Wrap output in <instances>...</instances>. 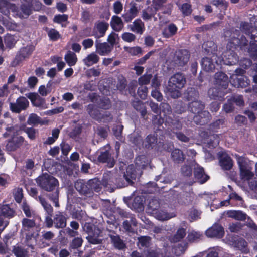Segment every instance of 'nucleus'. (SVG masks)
Instances as JSON below:
<instances>
[{
  "instance_id": "nucleus-11",
  "label": "nucleus",
  "mask_w": 257,
  "mask_h": 257,
  "mask_svg": "<svg viewBox=\"0 0 257 257\" xmlns=\"http://www.w3.org/2000/svg\"><path fill=\"white\" fill-rule=\"evenodd\" d=\"M160 203L156 199H152L148 204V209L151 211V213L156 215L157 218L160 220H166L169 219L166 213L160 212L159 210Z\"/></svg>"
},
{
  "instance_id": "nucleus-62",
  "label": "nucleus",
  "mask_w": 257,
  "mask_h": 257,
  "mask_svg": "<svg viewBox=\"0 0 257 257\" xmlns=\"http://www.w3.org/2000/svg\"><path fill=\"white\" fill-rule=\"evenodd\" d=\"M160 111L164 113V117L168 118V115L171 114L172 113V109L170 105L165 102H162L160 106Z\"/></svg>"
},
{
  "instance_id": "nucleus-16",
  "label": "nucleus",
  "mask_w": 257,
  "mask_h": 257,
  "mask_svg": "<svg viewBox=\"0 0 257 257\" xmlns=\"http://www.w3.org/2000/svg\"><path fill=\"white\" fill-rule=\"evenodd\" d=\"M214 84L216 87H220L223 89H227L229 80L228 76L222 72H218L214 75Z\"/></svg>"
},
{
  "instance_id": "nucleus-37",
  "label": "nucleus",
  "mask_w": 257,
  "mask_h": 257,
  "mask_svg": "<svg viewBox=\"0 0 257 257\" xmlns=\"http://www.w3.org/2000/svg\"><path fill=\"white\" fill-rule=\"evenodd\" d=\"M220 134H212L207 138V143L209 148H215L219 144L220 140Z\"/></svg>"
},
{
  "instance_id": "nucleus-14",
  "label": "nucleus",
  "mask_w": 257,
  "mask_h": 257,
  "mask_svg": "<svg viewBox=\"0 0 257 257\" xmlns=\"http://www.w3.org/2000/svg\"><path fill=\"white\" fill-rule=\"evenodd\" d=\"M226 89H223L220 87H212L209 89L208 94L211 99L223 101L225 100Z\"/></svg>"
},
{
  "instance_id": "nucleus-59",
  "label": "nucleus",
  "mask_w": 257,
  "mask_h": 257,
  "mask_svg": "<svg viewBox=\"0 0 257 257\" xmlns=\"http://www.w3.org/2000/svg\"><path fill=\"white\" fill-rule=\"evenodd\" d=\"M188 248V243L187 242H183L178 244L174 248V254L176 256H180L184 253Z\"/></svg>"
},
{
  "instance_id": "nucleus-42",
  "label": "nucleus",
  "mask_w": 257,
  "mask_h": 257,
  "mask_svg": "<svg viewBox=\"0 0 257 257\" xmlns=\"http://www.w3.org/2000/svg\"><path fill=\"white\" fill-rule=\"evenodd\" d=\"M99 56L95 53L93 52L88 55L87 56L83 59V61L85 65L88 67L96 64L99 61Z\"/></svg>"
},
{
  "instance_id": "nucleus-8",
  "label": "nucleus",
  "mask_w": 257,
  "mask_h": 257,
  "mask_svg": "<svg viewBox=\"0 0 257 257\" xmlns=\"http://www.w3.org/2000/svg\"><path fill=\"white\" fill-rule=\"evenodd\" d=\"M29 106V102L24 96L19 97L15 102L10 103V110L13 113H20L21 111L26 110Z\"/></svg>"
},
{
  "instance_id": "nucleus-23",
  "label": "nucleus",
  "mask_w": 257,
  "mask_h": 257,
  "mask_svg": "<svg viewBox=\"0 0 257 257\" xmlns=\"http://www.w3.org/2000/svg\"><path fill=\"white\" fill-rule=\"evenodd\" d=\"M194 175L196 180L200 184L205 183L209 179V176L205 173L204 168L200 166L195 168Z\"/></svg>"
},
{
  "instance_id": "nucleus-57",
  "label": "nucleus",
  "mask_w": 257,
  "mask_h": 257,
  "mask_svg": "<svg viewBox=\"0 0 257 257\" xmlns=\"http://www.w3.org/2000/svg\"><path fill=\"white\" fill-rule=\"evenodd\" d=\"M151 240V237L147 236H143L138 237V241L137 245L140 248H147L150 245V241Z\"/></svg>"
},
{
  "instance_id": "nucleus-5",
  "label": "nucleus",
  "mask_w": 257,
  "mask_h": 257,
  "mask_svg": "<svg viewBox=\"0 0 257 257\" xmlns=\"http://www.w3.org/2000/svg\"><path fill=\"white\" fill-rule=\"evenodd\" d=\"M240 171V175L242 179L249 181L254 176V173L251 171V167L249 166L243 156L238 154L235 155Z\"/></svg>"
},
{
  "instance_id": "nucleus-20",
  "label": "nucleus",
  "mask_w": 257,
  "mask_h": 257,
  "mask_svg": "<svg viewBox=\"0 0 257 257\" xmlns=\"http://www.w3.org/2000/svg\"><path fill=\"white\" fill-rule=\"evenodd\" d=\"M130 5L131 7L129 10L122 15L124 22L126 23L131 22L138 15L139 13L137 4L135 3L131 2Z\"/></svg>"
},
{
  "instance_id": "nucleus-64",
  "label": "nucleus",
  "mask_w": 257,
  "mask_h": 257,
  "mask_svg": "<svg viewBox=\"0 0 257 257\" xmlns=\"http://www.w3.org/2000/svg\"><path fill=\"white\" fill-rule=\"evenodd\" d=\"M211 3L217 7L226 11L228 7V3L225 0H211Z\"/></svg>"
},
{
  "instance_id": "nucleus-33",
  "label": "nucleus",
  "mask_w": 257,
  "mask_h": 257,
  "mask_svg": "<svg viewBox=\"0 0 257 257\" xmlns=\"http://www.w3.org/2000/svg\"><path fill=\"white\" fill-rule=\"evenodd\" d=\"M171 158L175 163L179 164L184 161L185 156L182 151L179 149L175 148L171 153Z\"/></svg>"
},
{
  "instance_id": "nucleus-58",
  "label": "nucleus",
  "mask_w": 257,
  "mask_h": 257,
  "mask_svg": "<svg viewBox=\"0 0 257 257\" xmlns=\"http://www.w3.org/2000/svg\"><path fill=\"white\" fill-rule=\"evenodd\" d=\"M16 42L17 41L13 35L8 34L4 37L5 44L6 46L9 49L13 48Z\"/></svg>"
},
{
  "instance_id": "nucleus-36",
  "label": "nucleus",
  "mask_w": 257,
  "mask_h": 257,
  "mask_svg": "<svg viewBox=\"0 0 257 257\" xmlns=\"http://www.w3.org/2000/svg\"><path fill=\"white\" fill-rule=\"evenodd\" d=\"M86 110L89 115L93 118L98 120L101 118L100 111L96 106L93 104H89L87 106Z\"/></svg>"
},
{
  "instance_id": "nucleus-31",
  "label": "nucleus",
  "mask_w": 257,
  "mask_h": 257,
  "mask_svg": "<svg viewBox=\"0 0 257 257\" xmlns=\"http://www.w3.org/2000/svg\"><path fill=\"white\" fill-rule=\"evenodd\" d=\"M83 228L89 235H98L101 233L99 229L95 225L91 222H86L83 226Z\"/></svg>"
},
{
  "instance_id": "nucleus-44",
  "label": "nucleus",
  "mask_w": 257,
  "mask_h": 257,
  "mask_svg": "<svg viewBox=\"0 0 257 257\" xmlns=\"http://www.w3.org/2000/svg\"><path fill=\"white\" fill-rule=\"evenodd\" d=\"M12 252L16 257H29L30 256L28 249L21 246H14Z\"/></svg>"
},
{
  "instance_id": "nucleus-63",
  "label": "nucleus",
  "mask_w": 257,
  "mask_h": 257,
  "mask_svg": "<svg viewBox=\"0 0 257 257\" xmlns=\"http://www.w3.org/2000/svg\"><path fill=\"white\" fill-rule=\"evenodd\" d=\"M146 158L144 155H140L136 157L135 159L136 166L141 169H144L147 165V162L145 161Z\"/></svg>"
},
{
  "instance_id": "nucleus-6",
  "label": "nucleus",
  "mask_w": 257,
  "mask_h": 257,
  "mask_svg": "<svg viewBox=\"0 0 257 257\" xmlns=\"http://www.w3.org/2000/svg\"><path fill=\"white\" fill-rule=\"evenodd\" d=\"M110 146H104L100 149V154L97 157V161L101 163H107V166L112 168L115 164L116 161L110 153Z\"/></svg>"
},
{
  "instance_id": "nucleus-47",
  "label": "nucleus",
  "mask_w": 257,
  "mask_h": 257,
  "mask_svg": "<svg viewBox=\"0 0 257 257\" xmlns=\"http://www.w3.org/2000/svg\"><path fill=\"white\" fill-rule=\"evenodd\" d=\"M64 59L67 64L70 67L74 66L77 61L76 55L70 51H68L65 54Z\"/></svg>"
},
{
  "instance_id": "nucleus-25",
  "label": "nucleus",
  "mask_w": 257,
  "mask_h": 257,
  "mask_svg": "<svg viewBox=\"0 0 257 257\" xmlns=\"http://www.w3.org/2000/svg\"><path fill=\"white\" fill-rule=\"evenodd\" d=\"M108 236L110 238L111 243L115 248L123 250L126 248L125 243L119 235L108 234Z\"/></svg>"
},
{
  "instance_id": "nucleus-12",
  "label": "nucleus",
  "mask_w": 257,
  "mask_h": 257,
  "mask_svg": "<svg viewBox=\"0 0 257 257\" xmlns=\"http://www.w3.org/2000/svg\"><path fill=\"white\" fill-rule=\"evenodd\" d=\"M219 163L221 169L224 171L230 170L233 166V161L231 157L224 152L218 154Z\"/></svg>"
},
{
  "instance_id": "nucleus-53",
  "label": "nucleus",
  "mask_w": 257,
  "mask_h": 257,
  "mask_svg": "<svg viewBox=\"0 0 257 257\" xmlns=\"http://www.w3.org/2000/svg\"><path fill=\"white\" fill-rule=\"evenodd\" d=\"M27 123L28 125L36 126L39 124H43V122L41 117L35 113H31L28 118Z\"/></svg>"
},
{
  "instance_id": "nucleus-52",
  "label": "nucleus",
  "mask_w": 257,
  "mask_h": 257,
  "mask_svg": "<svg viewBox=\"0 0 257 257\" xmlns=\"http://www.w3.org/2000/svg\"><path fill=\"white\" fill-rule=\"evenodd\" d=\"M45 30L50 40L56 41L61 38V35L57 30L54 28L49 29L47 27Z\"/></svg>"
},
{
  "instance_id": "nucleus-41",
  "label": "nucleus",
  "mask_w": 257,
  "mask_h": 257,
  "mask_svg": "<svg viewBox=\"0 0 257 257\" xmlns=\"http://www.w3.org/2000/svg\"><path fill=\"white\" fill-rule=\"evenodd\" d=\"M227 214L229 217L237 220L245 221L247 218L246 214L239 210H230L228 211Z\"/></svg>"
},
{
  "instance_id": "nucleus-28",
  "label": "nucleus",
  "mask_w": 257,
  "mask_h": 257,
  "mask_svg": "<svg viewBox=\"0 0 257 257\" xmlns=\"http://www.w3.org/2000/svg\"><path fill=\"white\" fill-rule=\"evenodd\" d=\"M102 184L105 187L110 188L118 187L119 186L117 178L108 175L103 176L102 180Z\"/></svg>"
},
{
  "instance_id": "nucleus-51",
  "label": "nucleus",
  "mask_w": 257,
  "mask_h": 257,
  "mask_svg": "<svg viewBox=\"0 0 257 257\" xmlns=\"http://www.w3.org/2000/svg\"><path fill=\"white\" fill-rule=\"evenodd\" d=\"M256 42L250 41L249 45L248 44L246 46V48L243 49V50H247L250 56L252 59H257V44Z\"/></svg>"
},
{
  "instance_id": "nucleus-19",
  "label": "nucleus",
  "mask_w": 257,
  "mask_h": 257,
  "mask_svg": "<svg viewBox=\"0 0 257 257\" xmlns=\"http://www.w3.org/2000/svg\"><path fill=\"white\" fill-rule=\"evenodd\" d=\"M27 97L30 100L33 106L42 108H46L45 99L37 93L30 92L27 95Z\"/></svg>"
},
{
  "instance_id": "nucleus-46",
  "label": "nucleus",
  "mask_w": 257,
  "mask_h": 257,
  "mask_svg": "<svg viewBox=\"0 0 257 257\" xmlns=\"http://www.w3.org/2000/svg\"><path fill=\"white\" fill-rule=\"evenodd\" d=\"M68 16L67 14H57L54 16L53 22L61 25L62 27H66L68 22Z\"/></svg>"
},
{
  "instance_id": "nucleus-4",
  "label": "nucleus",
  "mask_w": 257,
  "mask_h": 257,
  "mask_svg": "<svg viewBox=\"0 0 257 257\" xmlns=\"http://www.w3.org/2000/svg\"><path fill=\"white\" fill-rule=\"evenodd\" d=\"M186 83V78L180 73H176L172 75L166 87L167 92L173 98H178L181 96L180 90L184 87Z\"/></svg>"
},
{
  "instance_id": "nucleus-49",
  "label": "nucleus",
  "mask_w": 257,
  "mask_h": 257,
  "mask_svg": "<svg viewBox=\"0 0 257 257\" xmlns=\"http://www.w3.org/2000/svg\"><path fill=\"white\" fill-rule=\"evenodd\" d=\"M166 121L170 123V125L172 128L173 132H175V130L177 131L181 130L182 128V124L179 119L176 118L173 119L168 116V118H166Z\"/></svg>"
},
{
  "instance_id": "nucleus-18",
  "label": "nucleus",
  "mask_w": 257,
  "mask_h": 257,
  "mask_svg": "<svg viewBox=\"0 0 257 257\" xmlns=\"http://www.w3.org/2000/svg\"><path fill=\"white\" fill-rule=\"evenodd\" d=\"M96 52L101 56L108 55L113 49L107 42H95Z\"/></svg>"
},
{
  "instance_id": "nucleus-55",
  "label": "nucleus",
  "mask_w": 257,
  "mask_h": 257,
  "mask_svg": "<svg viewBox=\"0 0 257 257\" xmlns=\"http://www.w3.org/2000/svg\"><path fill=\"white\" fill-rule=\"evenodd\" d=\"M137 87V82L136 81H131L126 89V93H124L123 94L125 95H130L133 97H135L136 96V89Z\"/></svg>"
},
{
  "instance_id": "nucleus-60",
  "label": "nucleus",
  "mask_w": 257,
  "mask_h": 257,
  "mask_svg": "<svg viewBox=\"0 0 257 257\" xmlns=\"http://www.w3.org/2000/svg\"><path fill=\"white\" fill-rule=\"evenodd\" d=\"M153 77L152 74H148L147 72L138 78V82L140 85L144 86L149 84Z\"/></svg>"
},
{
  "instance_id": "nucleus-40",
  "label": "nucleus",
  "mask_w": 257,
  "mask_h": 257,
  "mask_svg": "<svg viewBox=\"0 0 257 257\" xmlns=\"http://www.w3.org/2000/svg\"><path fill=\"white\" fill-rule=\"evenodd\" d=\"M240 30L247 35L251 32H256L257 28L253 27L251 23L247 22H241L240 26Z\"/></svg>"
},
{
  "instance_id": "nucleus-26",
  "label": "nucleus",
  "mask_w": 257,
  "mask_h": 257,
  "mask_svg": "<svg viewBox=\"0 0 257 257\" xmlns=\"http://www.w3.org/2000/svg\"><path fill=\"white\" fill-rule=\"evenodd\" d=\"M178 28L174 23H170L162 31V36L165 38H170L175 35L177 32Z\"/></svg>"
},
{
  "instance_id": "nucleus-32",
  "label": "nucleus",
  "mask_w": 257,
  "mask_h": 257,
  "mask_svg": "<svg viewBox=\"0 0 257 257\" xmlns=\"http://www.w3.org/2000/svg\"><path fill=\"white\" fill-rule=\"evenodd\" d=\"M110 26L113 30L119 32L123 28L124 25L120 17L114 15L111 18Z\"/></svg>"
},
{
  "instance_id": "nucleus-13",
  "label": "nucleus",
  "mask_w": 257,
  "mask_h": 257,
  "mask_svg": "<svg viewBox=\"0 0 257 257\" xmlns=\"http://www.w3.org/2000/svg\"><path fill=\"white\" fill-rule=\"evenodd\" d=\"M205 233L207 236L210 238H221L224 235V229L221 225L215 223L206 231Z\"/></svg>"
},
{
  "instance_id": "nucleus-9",
  "label": "nucleus",
  "mask_w": 257,
  "mask_h": 257,
  "mask_svg": "<svg viewBox=\"0 0 257 257\" xmlns=\"http://www.w3.org/2000/svg\"><path fill=\"white\" fill-rule=\"evenodd\" d=\"M190 57V52L186 49H179L175 51L174 62L178 66H184L188 62Z\"/></svg>"
},
{
  "instance_id": "nucleus-21",
  "label": "nucleus",
  "mask_w": 257,
  "mask_h": 257,
  "mask_svg": "<svg viewBox=\"0 0 257 257\" xmlns=\"http://www.w3.org/2000/svg\"><path fill=\"white\" fill-rule=\"evenodd\" d=\"M211 117V116L208 111L202 110L194 115V120L196 124L203 125L209 122Z\"/></svg>"
},
{
  "instance_id": "nucleus-27",
  "label": "nucleus",
  "mask_w": 257,
  "mask_h": 257,
  "mask_svg": "<svg viewBox=\"0 0 257 257\" xmlns=\"http://www.w3.org/2000/svg\"><path fill=\"white\" fill-rule=\"evenodd\" d=\"M109 28V24L104 21H98L95 24L94 29L98 32L95 37L99 38L104 36L106 31Z\"/></svg>"
},
{
  "instance_id": "nucleus-39",
  "label": "nucleus",
  "mask_w": 257,
  "mask_h": 257,
  "mask_svg": "<svg viewBox=\"0 0 257 257\" xmlns=\"http://www.w3.org/2000/svg\"><path fill=\"white\" fill-rule=\"evenodd\" d=\"M185 94L186 99L191 101L197 100L199 96L198 91L193 87L188 88Z\"/></svg>"
},
{
  "instance_id": "nucleus-50",
  "label": "nucleus",
  "mask_w": 257,
  "mask_h": 257,
  "mask_svg": "<svg viewBox=\"0 0 257 257\" xmlns=\"http://www.w3.org/2000/svg\"><path fill=\"white\" fill-rule=\"evenodd\" d=\"M35 49V46L32 44H30L22 47L19 50V51L22 54V55H23L25 59H27L32 55Z\"/></svg>"
},
{
  "instance_id": "nucleus-38",
  "label": "nucleus",
  "mask_w": 257,
  "mask_h": 257,
  "mask_svg": "<svg viewBox=\"0 0 257 257\" xmlns=\"http://www.w3.org/2000/svg\"><path fill=\"white\" fill-rule=\"evenodd\" d=\"M233 244L235 248L242 252H247V243L243 238L240 237L235 239Z\"/></svg>"
},
{
  "instance_id": "nucleus-2",
  "label": "nucleus",
  "mask_w": 257,
  "mask_h": 257,
  "mask_svg": "<svg viewBox=\"0 0 257 257\" xmlns=\"http://www.w3.org/2000/svg\"><path fill=\"white\" fill-rule=\"evenodd\" d=\"M36 183L42 190L49 192L47 197L52 201L56 207L59 206L58 180L47 173H42L36 179Z\"/></svg>"
},
{
  "instance_id": "nucleus-1",
  "label": "nucleus",
  "mask_w": 257,
  "mask_h": 257,
  "mask_svg": "<svg viewBox=\"0 0 257 257\" xmlns=\"http://www.w3.org/2000/svg\"><path fill=\"white\" fill-rule=\"evenodd\" d=\"M225 37L227 38L228 42L227 50L223 53L222 60L224 63L228 65H233L239 61V57L235 50L239 48L245 49L248 45V40L240 30L234 28L226 30L224 32Z\"/></svg>"
},
{
  "instance_id": "nucleus-30",
  "label": "nucleus",
  "mask_w": 257,
  "mask_h": 257,
  "mask_svg": "<svg viewBox=\"0 0 257 257\" xmlns=\"http://www.w3.org/2000/svg\"><path fill=\"white\" fill-rule=\"evenodd\" d=\"M233 84L237 88H245L247 87L250 83L249 79L245 76H240L232 78Z\"/></svg>"
},
{
  "instance_id": "nucleus-54",
  "label": "nucleus",
  "mask_w": 257,
  "mask_h": 257,
  "mask_svg": "<svg viewBox=\"0 0 257 257\" xmlns=\"http://www.w3.org/2000/svg\"><path fill=\"white\" fill-rule=\"evenodd\" d=\"M186 235V229L184 228H179L176 233L172 237V241L174 242L180 241L183 239Z\"/></svg>"
},
{
  "instance_id": "nucleus-45",
  "label": "nucleus",
  "mask_w": 257,
  "mask_h": 257,
  "mask_svg": "<svg viewBox=\"0 0 257 257\" xmlns=\"http://www.w3.org/2000/svg\"><path fill=\"white\" fill-rule=\"evenodd\" d=\"M188 1V2L183 3L182 5L177 3L179 9L184 16H190L192 12V5L190 1L189 0Z\"/></svg>"
},
{
  "instance_id": "nucleus-56",
  "label": "nucleus",
  "mask_w": 257,
  "mask_h": 257,
  "mask_svg": "<svg viewBox=\"0 0 257 257\" xmlns=\"http://www.w3.org/2000/svg\"><path fill=\"white\" fill-rule=\"evenodd\" d=\"M83 240L81 237H75L70 242L69 249L70 251L72 250L77 249L81 247Z\"/></svg>"
},
{
  "instance_id": "nucleus-7",
  "label": "nucleus",
  "mask_w": 257,
  "mask_h": 257,
  "mask_svg": "<svg viewBox=\"0 0 257 257\" xmlns=\"http://www.w3.org/2000/svg\"><path fill=\"white\" fill-rule=\"evenodd\" d=\"M16 215V211L12 204L0 205V222L5 223Z\"/></svg>"
},
{
  "instance_id": "nucleus-15",
  "label": "nucleus",
  "mask_w": 257,
  "mask_h": 257,
  "mask_svg": "<svg viewBox=\"0 0 257 257\" xmlns=\"http://www.w3.org/2000/svg\"><path fill=\"white\" fill-rule=\"evenodd\" d=\"M24 141L25 139L22 136H14L8 141L6 149L8 151H15L23 145Z\"/></svg>"
},
{
  "instance_id": "nucleus-43",
  "label": "nucleus",
  "mask_w": 257,
  "mask_h": 257,
  "mask_svg": "<svg viewBox=\"0 0 257 257\" xmlns=\"http://www.w3.org/2000/svg\"><path fill=\"white\" fill-rule=\"evenodd\" d=\"M157 138L152 134H149L145 139L143 144L146 149H152L156 144Z\"/></svg>"
},
{
  "instance_id": "nucleus-17",
  "label": "nucleus",
  "mask_w": 257,
  "mask_h": 257,
  "mask_svg": "<svg viewBox=\"0 0 257 257\" xmlns=\"http://www.w3.org/2000/svg\"><path fill=\"white\" fill-rule=\"evenodd\" d=\"M67 215L63 212L58 211L54 216V227L56 228H64L67 225Z\"/></svg>"
},
{
  "instance_id": "nucleus-34",
  "label": "nucleus",
  "mask_w": 257,
  "mask_h": 257,
  "mask_svg": "<svg viewBox=\"0 0 257 257\" xmlns=\"http://www.w3.org/2000/svg\"><path fill=\"white\" fill-rule=\"evenodd\" d=\"M134 108L139 112L142 117L144 118L147 114V109L145 104L140 100H134L132 102Z\"/></svg>"
},
{
  "instance_id": "nucleus-24",
  "label": "nucleus",
  "mask_w": 257,
  "mask_h": 257,
  "mask_svg": "<svg viewBox=\"0 0 257 257\" xmlns=\"http://www.w3.org/2000/svg\"><path fill=\"white\" fill-rule=\"evenodd\" d=\"M215 64L213 60L208 57H205L201 60V64L203 69L206 72H213L215 69Z\"/></svg>"
},
{
  "instance_id": "nucleus-29",
  "label": "nucleus",
  "mask_w": 257,
  "mask_h": 257,
  "mask_svg": "<svg viewBox=\"0 0 257 257\" xmlns=\"http://www.w3.org/2000/svg\"><path fill=\"white\" fill-rule=\"evenodd\" d=\"M204 105L201 101H193L188 104V110L195 115L200 112L204 108Z\"/></svg>"
},
{
  "instance_id": "nucleus-61",
  "label": "nucleus",
  "mask_w": 257,
  "mask_h": 257,
  "mask_svg": "<svg viewBox=\"0 0 257 257\" xmlns=\"http://www.w3.org/2000/svg\"><path fill=\"white\" fill-rule=\"evenodd\" d=\"M33 5V4L22 3L20 6V10L23 14L29 16L32 13Z\"/></svg>"
},
{
  "instance_id": "nucleus-3",
  "label": "nucleus",
  "mask_w": 257,
  "mask_h": 257,
  "mask_svg": "<svg viewBox=\"0 0 257 257\" xmlns=\"http://www.w3.org/2000/svg\"><path fill=\"white\" fill-rule=\"evenodd\" d=\"M101 184L100 181L96 178L86 181L79 179L74 183V187L81 195L90 197L94 192L99 193L101 190Z\"/></svg>"
},
{
  "instance_id": "nucleus-10",
  "label": "nucleus",
  "mask_w": 257,
  "mask_h": 257,
  "mask_svg": "<svg viewBox=\"0 0 257 257\" xmlns=\"http://www.w3.org/2000/svg\"><path fill=\"white\" fill-rule=\"evenodd\" d=\"M29 195L35 198L36 200L38 201L46 212H48L49 214H51L53 211V208L50 204L48 203L45 198L41 196H38V190L35 187H31L28 190Z\"/></svg>"
},
{
  "instance_id": "nucleus-35",
  "label": "nucleus",
  "mask_w": 257,
  "mask_h": 257,
  "mask_svg": "<svg viewBox=\"0 0 257 257\" xmlns=\"http://www.w3.org/2000/svg\"><path fill=\"white\" fill-rule=\"evenodd\" d=\"M21 231L29 232L36 226V222L34 219H30L27 218H24L22 220Z\"/></svg>"
},
{
  "instance_id": "nucleus-48",
  "label": "nucleus",
  "mask_w": 257,
  "mask_h": 257,
  "mask_svg": "<svg viewBox=\"0 0 257 257\" xmlns=\"http://www.w3.org/2000/svg\"><path fill=\"white\" fill-rule=\"evenodd\" d=\"M127 86V81L126 79L123 76H121L118 78L117 84V88L122 94L126 93V89Z\"/></svg>"
},
{
  "instance_id": "nucleus-22",
  "label": "nucleus",
  "mask_w": 257,
  "mask_h": 257,
  "mask_svg": "<svg viewBox=\"0 0 257 257\" xmlns=\"http://www.w3.org/2000/svg\"><path fill=\"white\" fill-rule=\"evenodd\" d=\"M128 28L132 32L140 35L145 30L144 23L140 18L135 20L132 24L128 25Z\"/></svg>"
}]
</instances>
